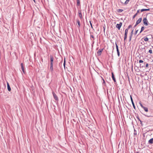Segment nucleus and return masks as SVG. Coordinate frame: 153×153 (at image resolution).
Returning <instances> with one entry per match:
<instances>
[{"instance_id":"f257e3e1","label":"nucleus","mask_w":153,"mask_h":153,"mask_svg":"<svg viewBox=\"0 0 153 153\" xmlns=\"http://www.w3.org/2000/svg\"><path fill=\"white\" fill-rule=\"evenodd\" d=\"M148 21L146 18H144L143 19V23L145 26H147L148 25Z\"/></svg>"},{"instance_id":"f03ea898","label":"nucleus","mask_w":153,"mask_h":153,"mask_svg":"<svg viewBox=\"0 0 153 153\" xmlns=\"http://www.w3.org/2000/svg\"><path fill=\"white\" fill-rule=\"evenodd\" d=\"M115 45H116V50H117V51L118 56H119L120 52H119V49H118V46L116 42L115 43Z\"/></svg>"},{"instance_id":"7ed1b4c3","label":"nucleus","mask_w":153,"mask_h":153,"mask_svg":"<svg viewBox=\"0 0 153 153\" xmlns=\"http://www.w3.org/2000/svg\"><path fill=\"white\" fill-rule=\"evenodd\" d=\"M103 50V48L99 49L97 52V55L99 56H100Z\"/></svg>"},{"instance_id":"20e7f679","label":"nucleus","mask_w":153,"mask_h":153,"mask_svg":"<svg viewBox=\"0 0 153 153\" xmlns=\"http://www.w3.org/2000/svg\"><path fill=\"white\" fill-rule=\"evenodd\" d=\"M122 22H120L119 24H117L116 26V27L119 30L122 25Z\"/></svg>"},{"instance_id":"39448f33","label":"nucleus","mask_w":153,"mask_h":153,"mask_svg":"<svg viewBox=\"0 0 153 153\" xmlns=\"http://www.w3.org/2000/svg\"><path fill=\"white\" fill-rule=\"evenodd\" d=\"M50 65H53V58L52 56L50 55Z\"/></svg>"},{"instance_id":"423d86ee","label":"nucleus","mask_w":153,"mask_h":153,"mask_svg":"<svg viewBox=\"0 0 153 153\" xmlns=\"http://www.w3.org/2000/svg\"><path fill=\"white\" fill-rule=\"evenodd\" d=\"M21 69L23 72V73L24 74H25V70H24V66H23V63H21Z\"/></svg>"},{"instance_id":"0eeeda50","label":"nucleus","mask_w":153,"mask_h":153,"mask_svg":"<svg viewBox=\"0 0 153 153\" xmlns=\"http://www.w3.org/2000/svg\"><path fill=\"white\" fill-rule=\"evenodd\" d=\"M52 94H53V97H54L55 100H58V97L57 96H56V94L53 92H52Z\"/></svg>"},{"instance_id":"6e6552de","label":"nucleus","mask_w":153,"mask_h":153,"mask_svg":"<svg viewBox=\"0 0 153 153\" xmlns=\"http://www.w3.org/2000/svg\"><path fill=\"white\" fill-rule=\"evenodd\" d=\"M142 20V18H139V19L136 21V25H137L139 23H140L141 22Z\"/></svg>"},{"instance_id":"1a4fd4ad","label":"nucleus","mask_w":153,"mask_h":153,"mask_svg":"<svg viewBox=\"0 0 153 153\" xmlns=\"http://www.w3.org/2000/svg\"><path fill=\"white\" fill-rule=\"evenodd\" d=\"M79 16L80 19H82V15L81 11H79L78 12Z\"/></svg>"},{"instance_id":"9d476101","label":"nucleus","mask_w":153,"mask_h":153,"mask_svg":"<svg viewBox=\"0 0 153 153\" xmlns=\"http://www.w3.org/2000/svg\"><path fill=\"white\" fill-rule=\"evenodd\" d=\"M130 98H131V102H132V104L134 108H135V106L134 103V102L133 101V100L132 98V97L131 95H130Z\"/></svg>"},{"instance_id":"9b49d317","label":"nucleus","mask_w":153,"mask_h":153,"mask_svg":"<svg viewBox=\"0 0 153 153\" xmlns=\"http://www.w3.org/2000/svg\"><path fill=\"white\" fill-rule=\"evenodd\" d=\"M111 75H112V78L113 79V80H114V82H116V79H115V78L114 77V74L112 72L111 73Z\"/></svg>"},{"instance_id":"f8f14e48","label":"nucleus","mask_w":153,"mask_h":153,"mask_svg":"<svg viewBox=\"0 0 153 153\" xmlns=\"http://www.w3.org/2000/svg\"><path fill=\"white\" fill-rule=\"evenodd\" d=\"M7 89H8V91H10L11 90V88L10 87V86L9 85V83H8V82H7Z\"/></svg>"},{"instance_id":"ddd939ff","label":"nucleus","mask_w":153,"mask_h":153,"mask_svg":"<svg viewBox=\"0 0 153 153\" xmlns=\"http://www.w3.org/2000/svg\"><path fill=\"white\" fill-rule=\"evenodd\" d=\"M149 143L152 144L153 143V138H151L148 141Z\"/></svg>"},{"instance_id":"4468645a","label":"nucleus","mask_w":153,"mask_h":153,"mask_svg":"<svg viewBox=\"0 0 153 153\" xmlns=\"http://www.w3.org/2000/svg\"><path fill=\"white\" fill-rule=\"evenodd\" d=\"M150 9H142L141 10V12H142L143 11H149V10Z\"/></svg>"},{"instance_id":"2eb2a0df","label":"nucleus","mask_w":153,"mask_h":153,"mask_svg":"<svg viewBox=\"0 0 153 153\" xmlns=\"http://www.w3.org/2000/svg\"><path fill=\"white\" fill-rule=\"evenodd\" d=\"M50 70L52 72L53 71V65H50Z\"/></svg>"},{"instance_id":"dca6fc26","label":"nucleus","mask_w":153,"mask_h":153,"mask_svg":"<svg viewBox=\"0 0 153 153\" xmlns=\"http://www.w3.org/2000/svg\"><path fill=\"white\" fill-rule=\"evenodd\" d=\"M77 24H78V27H80V21H79V19H77Z\"/></svg>"},{"instance_id":"f3484780","label":"nucleus","mask_w":153,"mask_h":153,"mask_svg":"<svg viewBox=\"0 0 153 153\" xmlns=\"http://www.w3.org/2000/svg\"><path fill=\"white\" fill-rule=\"evenodd\" d=\"M77 5L78 6H79L80 4V0H76Z\"/></svg>"},{"instance_id":"a211bd4d","label":"nucleus","mask_w":153,"mask_h":153,"mask_svg":"<svg viewBox=\"0 0 153 153\" xmlns=\"http://www.w3.org/2000/svg\"><path fill=\"white\" fill-rule=\"evenodd\" d=\"M144 111H146V112H148V108L146 107H143V108Z\"/></svg>"},{"instance_id":"6ab92c4d","label":"nucleus","mask_w":153,"mask_h":153,"mask_svg":"<svg viewBox=\"0 0 153 153\" xmlns=\"http://www.w3.org/2000/svg\"><path fill=\"white\" fill-rule=\"evenodd\" d=\"M145 29V28L143 26L141 27V30H140V33H141V32H142L144 29Z\"/></svg>"},{"instance_id":"aec40b11","label":"nucleus","mask_w":153,"mask_h":153,"mask_svg":"<svg viewBox=\"0 0 153 153\" xmlns=\"http://www.w3.org/2000/svg\"><path fill=\"white\" fill-rule=\"evenodd\" d=\"M128 29L127 28L125 30V34H127L128 32Z\"/></svg>"},{"instance_id":"412c9836","label":"nucleus","mask_w":153,"mask_h":153,"mask_svg":"<svg viewBox=\"0 0 153 153\" xmlns=\"http://www.w3.org/2000/svg\"><path fill=\"white\" fill-rule=\"evenodd\" d=\"M90 36H91V40H92L91 39V38L92 39H93V40L94 39V36L92 35L91 34Z\"/></svg>"},{"instance_id":"4be33fe9","label":"nucleus","mask_w":153,"mask_h":153,"mask_svg":"<svg viewBox=\"0 0 153 153\" xmlns=\"http://www.w3.org/2000/svg\"><path fill=\"white\" fill-rule=\"evenodd\" d=\"M149 39L147 37H146L144 39V40L145 41H148Z\"/></svg>"},{"instance_id":"5701e85b","label":"nucleus","mask_w":153,"mask_h":153,"mask_svg":"<svg viewBox=\"0 0 153 153\" xmlns=\"http://www.w3.org/2000/svg\"><path fill=\"white\" fill-rule=\"evenodd\" d=\"M130 0H126V1L125 2V4H128V2Z\"/></svg>"},{"instance_id":"b1692460","label":"nucleus","mask_w":153,"mask_h":153,"mask_svg":"<svg viewBox=\"0 0 153 153\" xmlns=\"http://www.w3.org/2000/svg\"><path fill=\"white\" fill-rule=\"evenodd\" d=\"M127 38V34H124V41Z\"/></svg>"},{"instance_id":"393cba45","label":"nucleus","mask_w":153,"mask_h":153,"mask_svg":"<svg viewBox=\"0 0 153 153\" xmlns=\"http://www.w3.org/2000/svg\"><path fill=\"white\" fill-rule=\"evenodd\" d=\"M90 22V25H91V28H92V29H93V26H92V23H91V21H90V22Z\"/></svg>"},{"instance_id":"a878e982","label":"nucleus","mask_w":153,"mask_h":153,"mask_svg":"<svg viewBox=\"0 0 153 153\" xmlns=\"http://www.w3.org/2000/svg\"><path fill=\"white\" fill-rule=\"evenodd\" d=\"M149 52L151 54L152 53V50H149Z\"/></svg>"},{"instance_id":"bb28decb","label":"nucleus","mask_w":153,"mask_h":153,"mask_svg":"<svg viewBox=\"0 0 153 153\" xmlns=\"http://www.w3.org/2000/svg\"><path fill=\"white\" fill-rule=\"evenodd\" d=\"M132 35H130V36H129V41H131V38H132Z\"/></svg>"},{"instance_id":"cd10ccee","label":"nucleus","mask_w":153,"mask_h":153,"mask_svg":"<svg viewBox=\"0 0 153 153\" xmlns=\"http://www.w3.org/2000/svg\"><path fill=\"white\" fill-rule=\"evenodd\" d=\"M65 60H64V63H63V65H64V67L65 68Z\"/></svg>"},{"instance_id":"c85d7f7f","label":"nucleus","mask_w":153,"mask_h":153,"mask_svg":"<svg viewBox=\"0 0 153 153\" xmlns=\"http://www.w3.org/2000/svg\"><path fill=\"white\" fill-rule=\"evenodd\" d=\"M137 15V13H136L135 15H134L133 17V18L134 19L135 18V17Z\"/></svg>"},{"instance_id":"c756f323","label":"nucleus","mask_w":153,"mask_h":153,"mask_svg":"<svg viewBox=\"0 0 153 153\" xmlns=\"http://www.w3.org/2000/svg\"><path fill=\"white\" fill-rule=\"evenodd\" d=\"M119 11L118 12H121L123 11V9H120L119 10Z\"/></svg>"},{"instance_id":"7c9ffc66","label":"nucleus","mask_w":153,"mask_h":153,"mask_svg":"<svg viewBox=\"0 0 153 153\" xmlns=\"http://www.w3.org/2000/svg\"><path fill=\"white\" fill-rule=\"evenodd\" d=\"M143 61L142 60H140L139 61V62L140 63H143Z\"/></svg>"},{"instance_id":"2f4dec72","label":"nucleus","mask_w":153,"mask_h":153,"mask_svg":"<svg viewBox=\"0 0 153 153\" xmlns=\"http://www.w3.org/2000/svg\"><path fill=\"white\" fill-rule=\"evenodd\" d=\"M137 119H138L140 121V122L141 123H142V121L140 120L139 117H137Z\"/></svg>"},{"instance_id":"473e14b6","label":"nucleus","mask_w":153,"mask_h":153,"mask_svg":"<svg viewBox=\"0 0 153 153\" xmlns=\"http://www.w3.org/2000/svg\"><path fill=\"white\" fill-rule=\"evenodd\" d=\"M132 27V25H129L128 27V29H129L130 28H131Z\"/></svg>"},{"instance_id":"72a5a7b5","label":"nucleus","mask_w":153,"mask_h":153,"mask_svg":"<svg viewBox=\"0 0 153 153\" xmlns=\"http://www.w3.org/2000/svg\"><path fill=\"white\" fill-rule=\"evenodd\" d=\"M148 66H149V64L148 63H146V68H148Z\"/></svg>"},{"instance_id":"f704fd0d","label":"nucleus","mask_w":153,"mask_h":153,"mask_svg":"<svg viewBox=\"0 0 153 153\" xmlns=\"http://www.w3.org/2000/svg\"><path fill=\"white\" fill-rule=\"evenodd\" d=\"M138 31V30H137L135 32V34L136 35L137 34V33Z\"/></svg>"},{"instance_id":"c9c22d12","label":"nucleus","mask_w":153,"mask_h":153,"mask_svg":"<svg viewBox=\"0 0 153 153\" xmlns=\"http://www.w3.org/2000/svg\"><path fill=\"white\" fill-rule=\"evenodd\" d=\"M140 105L143 108V107H144V106H143V105H142V104H141V103L140 104Z\"/></svg>"},{"instance_id":"e433bc0d","label":"nucleus","mask_w":153,"mask_h":153,"mask_svg":"<svg viewBox=\"0 0 153 153\" xmlns=\"http://www.w3.org/2000/svg\"><path fill=\"white\" fill-rule=\"evenodd\" d=\"M133 30H132V31H131V35L132 36V35L133 33Z\"/></svg>"},{"instance_id":"4c0bfd02","label":"nucleus","mask_w":153,"mask_h":153,"mask_svg":"<svg viewBox=\"0 0 153 153\" xmlns=\"http://www.w3.org/2000/svg\"><path fill=\"white\" fill-rule=\"evenodd\" d=\"M102 80H103V84H105V80H104V79L103 78H102Z\"/></svg>"},{"instance_id":"58836bf2","label":"nucleus","mask_w":153,"mask_h":153,"mask_svg":"<svg viewBox=\"0 0 153 153\" xmlns=\"http://www.w3.org/2000/svg\"><path fill=\"white\" fill-rule=\"evenodd\" d=\"M139 10H138L137 11V12L136 13H137H137H138L139 12Z\"/></svg>"},{"instance_id":"ea45409f","label":"nucleus","mask_w":153,"mask_h":153,"mask_svg":"<svg viewBox=\"0 0 153 153\" xmlns=\"http://www.w3.org/2000/svg\"><path fill=\"white\" fill-rule=\"evenodd\" d=\"M137 25H136V24L135 25L134 27H136L137 26Z\"/></svg>"},{"instance_id":"a19ab883","label":"nucleus","mask_w":153,"mask_h":153,"mask_svg":"<svg viewBox=\"0 0 153 153\" xmlns=\"http://www.w3.org/2000/svg\"><path fill=\"white\" fill-rule=\"evenodd\" d=\"M135 153H139L138 152H135Z\"/></svg>"},{"instance_id":"79ce46f5","label":"nucleus","mask_w":153,"mask_h":153,"mask_svg":"<svg viewBox=\"0 0 153 153\" xmlns=\"http://www.w3.org/2000/svg\"><path fill=\"white\" fill-rule=\"evenodd\" d=\"M33 0L34 1V2H35V0Z\"/></svg>"},{"instance_id":"37998d69","label":"nucleus","mask_w":153,"mask_h":153,"mask_svg":"<svg viewBox=\"0 0 153 153\" xmlns=\"http://www.w3.org/2000/svg\"><path fill=\"white\" fill-rule=\"evenodd\" d=\"M144 66H144H142V67H143V66Z\"/></svg>"},{"instance_id":"c03bdc74","label":"nucleus","mask_w":153,"mask_h":153,"mask_svg":"<svg viewBox=\"0 0 153 153\" xmlns=\"http://www.w3.org/2000/svg\"><path fill=\"white\" fill-rule=\"evenodd\" d=\"M152 62H153V60H152Z\"/></svg>"},{"instance_id":"a18cd8bd","label":"nucleus","mask_w":153,"mask_h":153,"mask_svg":"<svg viewBox=\"0 0 153 153\" xmlns=\"http://www.w3.org/2000/svg\"><path fill=\"white\" fill-rule=\"evenodd\" d=\"M152 39H153V37H152Z\"/></svg>"}]
</instances>
